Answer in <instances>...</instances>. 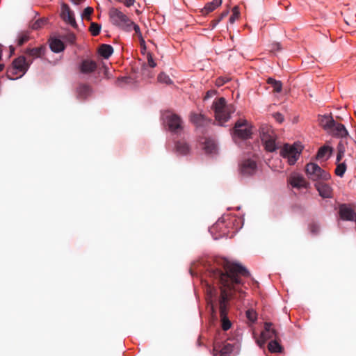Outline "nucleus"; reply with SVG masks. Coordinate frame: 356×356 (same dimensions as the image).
<instances>
[{
    "label": "nucleus",
    "instance_id": "obj_1",
    "mask_svg": "<svg viewBox=\"0 0 356 356\" xmlns=\"http://www.w3.org/2000/svg\"><path fill=\"white\" fill-rule=\"evenodd\" d=\"M220 265L224 271L219 268H211L209 275L216 280L220 286V296L218 299L220 316L222 328L227 331L232 325L227 317L229 301L232 298L243 297L244 292L239 289V286L242 284L240 277H248L250 273L245 267L226 259L222 260Z\"/></svg>",
    "mask_w": 356,
    "mask_h": 356
},
{
    "label": "nucleus",
    "instance_id": "obj_2",
    "mask_svg": "<svg viewBox=\"0 0 356 356\" xmlns=\"http://www.w3.org/2000/svg\"><path fill=\"white\" fill-rule=\"evenodd\" d=\"M212 108L215 113L216 120L220 124L228 121L231 114L235 111L234 105L227 104L224 97L216 99L213 102Z\"/></svg>",
    "mask_w": 356,
    "mask_h": 356
},
{
    "label": "nucleus",
    "instance_id": "obj_3",
    "mask_svg": "<svg viewBox=\"0 0 356 356\" xmlns=\"http://www.w3.org/2000/svg\"><path fill=\"white\" fill-rule=\"evenodd\" d=\"M32 60L27 61L25 56H21L15 58L12 65L7 70L6 75L8 79L15 80L21 78L28 70Z\"/></svg>",
    "mask_w": 356,
    "mask_h": 356
},
{
    "label": "nucleus",
    "instance_id": "obj_4",
    "mask_svg": "<svg viewBox=\"0 0 356 356\" xmlns=\"http://www.w3.org/2000/svg\"><path fill=\"white\" fill-rule=\"evenodd\" d=\"M108 14L110 21L113 25L125 32H130V26L132 25L133 21L128 16L116 8H111Z\"/></svg>",
    "mask_w": 356,
    "mask_h": 356
},
{
    "label": "nucleus",
    "instance_id": "obj_5",
    "mask_svg": "<svg viewBox=\"0 0 356 356\" xmlns=\"http://www.w3.org/2000/svg\"><path fill=\"white\" fill-rule=\"evenodd\" d=\"M305 173L307 177L314 181H326L330 178V175L328 172L314 163H309L306 165Z\"/></svg>",
    "mask_w": 356,
    "mask_h": 356
},
{
    "label": "nucleus",
    "instance_id": "obj_6",
    "mask_svg": "<svg viewBox=\"0 0 356 356\" xmlns=\"http://www.w3.org/2000/svg\"><path fill=\"white\" fill-rule=\"evenodd\" d=\"M302 152L300 145L294 144L293 145L285 144L280 151V155L287 159L290 165H293L297 161Z\"/></svg>",
    "mask_w": 356,
    "mask_h": 356
},
{
    "label": "nucleus",
    "instance_id": "obj_7",
    "mask_svg": "<svg viewBox=\"0 0 356 356\" xmlns=\"http://www.w3.org/2000/svg\"><path fill=\"white\" fill-rule=\"evenodd\" d=\"M252 128L248 122L244 119L238 120L233 129L234 136H237L241 139H247L252 135Z\"/></svg>",
    "mask_w": 356,
    "mask_h": 356
},
{
    "label": "nucleus",
    "instance_id": "obj_8",
    "mask_svg": "<svg viewBox=\"0 0 356 356\" xmlns=\"http://www.w3.org/2000/svg\"><path fill=\"white\" fill-rule=\"evenodd\" d=\"M166 122L169 131L177 135H180L184 131V122L177 114L171 113L166 116Z\"/></svg>",
    "mask_w": 356,
    "mask_h": 356
},
{
    "label": "nucleus",
    "instance_id": "obj_9",
    "mask_svg": "<svg viewBox=\"0 0 356 356\" xmlns=\"http://www.w3.org/2000/svg\"><path fill=\"white\" fill-rule=\"evenodd\" d=\"M273 323L269 322H266L264 323V330L262 331L261 334V340H259L257 341L259 346L260 347H262L263 345L265 343V342L267 340L273 339H277L278 338V333L277 330L272 327Z\"/></svg>",
    "mask_w": 356,
    "mask_h": 356
},
{
    "label": "nucleus",
    "instance_id": "obj_10",
    "mask_svg": "<svg viewBox=\"0 0 356 356\" xmlns=\"http://www.w3.org/2000/svg\"><path fill=\"white\" fill-rule=\"evenodd\" d=\"M288 183L293 187L298 189L308 188L309 183L306 181L304 177L298 173L293 172L288 178Z\"/></svg>",
    "mask_w": 356,
    "mask_h": 356
},
{
    "label": "nucleus",
    "instance_id": "obj_11",
    "mask_svg": "<svg viewBox=\"0 0 356 356\" xmlns=\"http://www.w3.org/2000/svg\"><path fill=\"white\" fill-rule=\"evenodd\" d=\"M234 346L225 343L221 344L219 341H215L213 343V356H229L233 351Z\"/></svg>",
    "mask_w": 356,
    "mask_h": 356
},
{
    "label": "nucleus",
    "instance_id": "obj_12",
    "mask_svg": "<svg viewBox=\"0 0 356 356\" xmlns=\"http://www.w3.org/2000/svg\"><path fill=\"white\" fill-rule=\"evenodd\" d=\"M257 170V165L255 161L247 159L243 160L240 164V172L245 176L254 175Z\"/></svg>",
    "mask_w": 356,
    "mask_h": 356
},
{
    "label": "nucleus",
    "instance_id": "obj_13",
    "mask_svg": "<svg viewBox=\"0 0 356 356\" xmlns=\"http://www.w3.org/2000/svg\"><path fill=\"white\" fill-rule=\"evenodd\" d=\"M61 17L66 23L71 25L73 28L76 29L78 27L74 18V14L67 4L62 5Z\"/></svg>",
    "mask_w": 356,
    "mask_h": 356
},
{
    "label": "nucleus",
    "instance_id": "obj_14",
    "mask_svg": "<svg viewBox=\"0 0 356 356\" xmlns=\"http://www.w3.org/2000/svg\"><path fill=\"white\" fill-rule=\"evenodd\" d=\"M97 67L95 60L89 58L83 59L79 65V72L84 74H88L94 72Z\"/></svg>",
    "mask_w": 356,
    "mask_h": 356
},
{
    "label": "nucleus",
    "instance_id": "obj_15",
    "mask_svg": "<svg viewBox=\"0 0 356 356\" xmlns=\"http://www.w3.org/2000/svg\"><path fill=\"white\" fill-rule=\"evenodd\" d=\"M339 215L343 220L350 221L356 220V213L350 207L346 204L340 205Z\"/></svg>",
    "mask_w": 356,
    "mask_h": 356
},
{
    "label": "nucleus",
    "instance_id": "obj_16",
    "mask_svg": "<svg viewBox=\"0 0 356 356\" xmlns=\"http://www.w3.org/2000/svg\"><path fill=\"white\" fill-rule=\"evenodd\" d=\"M315 187L322 197L330 198L332 197V190L328 184L323 182H318L315 184Z\"/></svg>",
    "mask_w": 356,
    "mask_h": 356
},
{
    "label": "nucleus",
    "instance_id": "obj_17",
    "mask_svg": "<svg viewBox=\"0 0 356 356\" xmlns=\"http://www.w3.org/2000/svg\"><path fill=\"white\" fill-rule=\"evenodd\" d=\"M332 135L337 137L346 138L348 135V131L345 126L341 123H337L334 121V125L330 129Z\"/></svg>",
    "mask_w": 356,
    "mask_h": 356
},
{
    "label": "nucleus",
    "instance_id": "obj_18",
    "mask_svg": "<svg viewBox=\"0 0 356 356\" xmlns=\"http://www.w3.org/2000/svg\"><path fill=\"white\" fill-rule=\"evenodd\" d=\"M318 121L320 126L327 131L334 125V120L331 115H318Z\"/></svg>",
    "mask_w": 356,
    "mask_h": 356
},
{
    "label": "nucleus",
    "instance_id": "obj_19",
    "mask_svg": "<svg viewBox=\"0 0 356 356\" xmlns=\"http://www.w3.org/2000/svg\"><path fill=\"white\" fill-rule=\"evenodd\" d=\"M49 47L52 51L59 53L65 49L63 42L58 38H51L49 41Z\"/></svg>",
    "mask_w": 356,
    "mask_h": 356
},
{
    "label": "nucleus",
    "instance_id": "obj_20",
    "mask_svg": "<svg viewBox=\"0 0 356 356\" xmlns=\"http://www.w3.org/2000/svg\"><path fill=\"white\" fill-rule=\"evenodd\" d=\"M222 0H213L212 1L207 3L200 12L202 15H208L220 6Z\"/></svg>",
    "mask_w": 356,
    "mask_h": 356
},
{
    "label": "nucleus",
    "instance_id": "obj_21",
    "mask_svg": "<svg viewBox=\"0 0 356 356\" xmlns=\"http://www.w3.org/2000/svg\"><path fill=\"white\" fill-rule=\"evenodd\" d=\"M76 92L78 98L85 99L90 95L92 89L88 85L81 84L77 88Z\"/></svg>",
    "mask_w": 356,
    "mask_h": 356
},
{
    "label": "nucleus",
    "instance_id": "obj_22",
    "mask_svg": "<svg viewBox=\"0 0 356 356\" xmlns=\"http://www.w3.org/2000/svg\"><path fill=\"white\" fill-rule=\"evenodd\" d=\"M261 139L263 143H266L269 140H272L273 139H276V136L274 134L273 131L269 128L265 129H262L261 131Z\"/></svg>",
    "mask_w": 356,
    "mask_h": 356
},
{
    "label": "nucleus",
    "instance_id": "obj_23",
    "mask_svg": "<svg viewBox=\"0 0 356 356\" xmlns=\"http://www.w3.org/2000/svg\"><path fill=\"white\" fill-rule=\"evenodd\" d=\"M261 139L263 143H266L269 140H272L273 139H276V136L274 134L273 131L269 128L265 129H262L261 131Z\"/></svg>",
    "mask_w": 356,
    "mask_h": 356
},
{
    "label": "nucleus",
    "instance_id": "obj_24",
    "mask_svg": "<svg viewBox=\"0 0 356 356\" xmlns=\"http://www.w3.org/2000/svg\"><path fill=\"white\" fill-rule=\"evenodd\" d=\"M190 120L192 123L195 124L196 126H204L207 123V118L204 115L197 114V113H192L191 115Z\"/></svg>",
    "mask_w": 356,
    "mask_h": 356
},
{
    "label": "nucleus",
    "instance_id": "obj_25",
    "mask_svg": "<svg viewBox=\"0 0 356 356\" xmlns=\"http://www.w3.org/2000/svg\"><path fill=\"white\" fill-rule=\"evenodd\" d=\"M113 52V48L110 44H102L99 47V53L104 58H108Z\"/></svg>",
    "mask_w": 356,
    "mask_h": 356
},
{
    "label": "nucleus",
    "instance_id": "obj_26",
    "mask_svg": "<svg viewBox=\"0 0 356 356\" xmlns=\"http://www.w3.org/2000/svg\"><path fill=\"white\" fill-rule=\"evenodd\" d=\"M176 152L180 154L186 155L190 151V147L188 143L184 141H177L175 143Z\"/></svg>",
    "mask_w": 356,
    "mask_h": 356
},
{
    "label": "nucleus",
    "instance_id": "obj_27",
    "mask_svg": "<svg viewBox=\"0 0 356 356\" xmlns=\"http://www.w3.org/2000/svg\"><path fill=\"white\" fill-rule=\"evenodd\" d=\"M332 152V149L331 147L327 146H323L321 147L316 154V159H323L325 158V160H327L331 155Z\"/></svg>",
    "mask_w": 356,
    "mask_h": 356
},
{
    "label": "nucleus",
    "instance_id": "obj_28",
    "mask_svg": "<svg viewBox=\"0 0 356 356\" xmlns=\"http://www.w3.org/2000/svg\"><path fill=\"white\" fill-rule=\"evenodd\" d=\"M203 149L205 152L207 154H213L216 151V145L214 140L209 138H206L204 142L203 143Z\"/></svg>",
    "mask_w": 356,
    "mask_h": 356
},
{
    "label": "nucleus",
    "instance_id": "obj_29",
    "mask_svg": "<svg viewBox=\"0 0 356 356\" xmlns=\"http://www.w3.org/2000/svg\"><path fill=\"white\" fill-rule=\"evenodd\" d=\"M268 349L272 353H279L282 352L283 348L278 342L277 339H273L268 343Z\"/></svg>",
    "mask_w": 356,
    "mask_h": 356
},
{
    "label": "nucleus",
    "instance_id": "obj_30",
    "mask_svg": "<svg viewBox=\"0 0 356 356\" xmlns=\"http://www.w3.org/2000/svg\"><path fill=\"white\" fill-rule=\"evenodd\" d=\"M45 48L42 46L32 49H27L26 54L33 58H38L44 54Z\"/></svg>",
    "mask_w": 356,
    "mask_h": 356
},
{
    "label": "nucleus",
    "instance_id": "obj_31",
    "mask_svg": "<svg viewBox=\"0 0 356 356\" xmlns=\"http://www.w3.org/2000/svg\"><path fill=\"white\" fill-rule=\"evenodd\" d=\"M130 32L131 31H134L135 33H134V36H137L138 38L139 39V41H140V44L141 46H144L145 47V40L142 35V33L140 31V29L139 27V26L136 24H135L134 22H132V25L130 26Z\"/></svg>",
    "mask_w": 356,
    "mask_h": 356
},
{
    "label": "nucleus",
    "instance_id": "obj_32",
    "mask_svg": "<svg viewBox=\"0 0 356 356\" xmlns=\"http://www.w3.org/2000/svg\"><path fill=\"white\" fill-rule=\"evenodd\" d=\"M267 83L273 88V91L275 92H280L282 88V84L281 81H277L273 78H268Z\"/></svg>",
    "mask_w": 356,
    "mask_h": 356
},
{
    "label": "nucleus",
    "instance_id": "obj_33",
    "mask_svg": "<svg viewBox=\"0 0 356 356\" xmlns=\"http://www.w3.org/2000/svg\"><path fill=\"white\" fill-rule=\"evenodd\" d=\"M60 38L70 44H74V42L76 41V38L75 34L72 32H67V33L61 34V35H60Z\"/></svg>",
    "mask_w": 356,
    "mask_h": 356
},
{
    "label": "nucleus",
    "instance_id": "obj_34",
    "mask_svg": "<svg viewBox=\"0 0 356 356\" xmlns=\"http://www.w3.org/2000/svg\"><path fill=\"white\" fill-rule=\"evenodd\" d=\"M134 79L131 76H122L121 78H118L116 80V85L120 87H122L127 84H132L134 83Z\"/></svg>",
    "mask_w": 356,
    "mask_h": 356
},
{
    "label": "nucleus",
    "instance_id": "obj_35",
    "mask_svg": "<svg viewBox=\"0 0 356 356\" xmlns=\"http://www.w3.org/2000/svg\"><path fill=\"white\" fill-rule=\"evenodd\" d=\"M337 163V168L335 169V174L342 177L346 170L347 166L345 162L343 163Z\"/></svg>",
    "mask_w": 356,
    "mask_h": 356
},
{
    "label": "nucleus",
    "instance_id": "obj_36",
    "mask_svg": "<svg viewBox=\"0 0 356 356\" xmlns=\"http://www.w3.org/2000/svg\"><path fill=\"white\" fill-rule=\"evenodd\" d=\"M101 25L96 23V22H92L90 24L89 31L91 33L92 35L97 36L99 34L101 31Z\"/></svg>",
    "mask_w": 356,
    "mask_h": 356
},
{
    "label": "nucleus",
    "instance_id": "obj_37",
    "mask_svg": "<svg viewBox=\"0 0 356 356\" xmlns=\"http://www.w3.org/2000/svg\"><path fill=\"white\" fill-rule=\"evenodd\" d=\"M157 79H158V81L161 83H165L167 85H170V84L172 83V81L169 77V76L163 72H161L158 75Z\"/></svg>",
    "mask_w": 356,
    "mask_h": 356
},
{
    "label": "nucleus",
    "instance_id": "obj_38",
    "mask_svg": "<svg viewBox=\"0 0 356 356\" xmlns=\"http://www.w3.org/2000/svg\"><path fill=\"white\" fill-rule=\"evenodd\" d=\"M275 140L273 139L272 140H269L266 143H264V145L265 146V149L266 151L273 152H275L277 149V145L275 143Z\"/></svg>",
    "mask_w": 356,
    "mask_h": 356
},
{
    "label": "nucleus",
    "instance_id": "obj_39",
    "mask_svg": "<svg viewBox=\"0 0 356 356\" xmlns=\"http://www.w3.org/2000/svg\"><path fill=\"white\" fill-rule=\"evenodd\" d=\"M228 14V11L226 10V11H224L222 12L220 16L217 18V19H215L213 20H212L211 22H210V26L212 29H213L216 26L217 24L225 17Z\"/></svg>",
    "mask_w": 356,
    "mask_h": 356
},
{
    "label": "nucleus",
    "instance_id": "obj_40",
    "mask_svg": "<svg viewBox=\"0 0 356 356\" xmlns=\"http://www.w3.org/2000/svg\"><path fill=\"white\" fill-rule=\"evenodd\" d=\"M246 317L250 321L254 323L257 319V314L254 309H250L246 311Z\"/></svg>",
    "mask_w": 356,
    "mask_h": 356
},
{
    "label": "nucleus",
    "instance_id": "obj_41",
    "mask_svg": "<svg viewBox=\"0 0 356 356\" xmlns=\"http://www.w3.org/2000/svg\"><path fill=\"white\" fill-rule=\"evenodd\" d=\"M29 40V36L26 33H22L19 35L17 38V44L19 46L23 45Z\"/></svg>",
    "mask_w": 356,
    "mask_h": 356
},
{
    "label": "nucleus",
    "instance_id": "obj_42",
    "mask_svg": "<svg viewBox=\"0 0 356 356\" xmlns=\"http://www.w3.org/2000/svg\"><path fill=\"white\" fill-rule=\"evenodd\" d=\"M345 153V149L344 147L341 145V143L339 144L337 147V162L336 163H340L341 160L344 156Z\"/></svg>",
    "mask_w": 356,
    "mask_h": 356
},
{
    "label": "nucleus",
    "instance_id": "obj_43",
    "mask_svg": "<svg viewBox=\"0 0 356 356\" xmlns=\"http://www.w3.org/2000/svg\"><path fill=\"white\" fill-rule=\"evenodd\" d=\"M92 13L93 8L92 7L88 6L83 10L81 17L87 20H90V16L92 14Z\"/></svg>",
    "mask_w": 356,
    "mask_h": 356
},
{
    "label": "nucleus",
    "instance_id": "obj_44",
    "mask_svg": "<svg viewBox=\"0 0 356 356\" xmlns=\"http://www.w3.org/2000/svg\"><path fill=\"white\" fill-rule=\"evenodd\" d=\"M45 22H46V20L44 19H39L36 20L32 24V29H40V27H42L44 24Z\"/></svg>",
    "mask_w": 356,
    "mask_h": 356
},
{
    "label": "nucleus",
    "instance_id": "obj_45",
    "mask_svg": "<svg viewBox=\"0 0 356 356\" xmlns=\"http://www.w3.org/2000/svg\"><path fill=\"white\" fill-rule=\"evenodd\" d=\"M229 79L227 77L220 76L216 79V86L218 87H220L223 86L225 83L229 81Z\"/></svg>",
    "mask_w": 356,
    "mask_h": 356
},
{
    "label": "nucleus",
    "instance_id": "obj_46",
    "mask_svg": "<svg viewBox=\"0 0 356 356\" xmlns=\"http://www.w3.org/2000/svg\"><path fill=\"white\" fill-rule=\"evenodd\" d=\"M238 16H239V13L238 11V8L237 7H234V9H233V14H232V15L229 18V22L231 23H234V21H235V19L238 18Z\"/></svg>",
    "mask_w": 356,
    "mask_h": 356
},
{
    "label": "nucleus",
    "instance_id": "obj_47",
    "mask_svg": "<svg viewBox=\"0 0 356 356\" xmlns=\"http://www.w3.org/2000/svg\"><path fill=\"white\" fill-rule=\"evenodd\" d=\"M147 63H148V65L151 67H154L156 64L155 63V61L153 59V57H152V55L151 53H148L147 55Z\"/></svg>",
    "mask_w": 356,
    "mask_h": 356
},
{
    "label": "nucleus",
    "instance_id": "obj_48",
    "mask_svg": "<svg viewBox=\"0 0 356 356\" xmlns=\"http://www.w3.org/2000/svg\"><path fill=\"white\" fill-rule=\"evenodd\" d=\"M309 230L313 234H317L319 232V226L316 224H311L309 225Z\"/></svg>",
    "mask_w": 356,
    "mask_h": 356
},
{
    "label": "nucleus",
    "instance_id": "obj_49",
    "mask_svg": "<svg viewBox=\"0 0 356 356\" xmlns=\"http://www.w3.org/2000/svg\"><path fill=\"white\" fill-rule=\"evenodd\" d=\"M275 119L280 123H282L284 121L283 115L280 113H276L274 114Z\"/></svg>",
    "mask_w": 356,
    "mask_h": 356
},
{
    "label": "nucleus",
    "instance_id": "obj_50",
    "mask_svg": "<svg viewBox=\"0 0 356 356\" xmlns=\"http://www.w3.org/2000/svg\"><path fill=\"white\" fill-rule=\"evenodd\" d=\"M119 1L124 3L126 6L130 7L134 4L135 0H119Z\"/></svg>",
    "mask_w": 356,
    "mask_h": 356
},
{
    "label": "nucleus",
    "instance_id": "obj_51",
    "mask_svg": "<svg viewBox=\"0 0 356 356\" xmlns=\"http://www.w3.org/2000/svg\"><path fill=\"white\" fill-rule=\"evenodd\" d=\"M215 94H216V91L215 90H209V91H207L204 99L210 98L213 95H214Z\"/></svg>",
    "mask_w": 356,
    "mask_h": 356
},
{
    "label": "nucleus",
    "instance_id": "obj_52",
    "mask_svg": "<svg viewBox=\"0 0 356 356\" xmlns=\"http://www.w3.org/2000/svg\"><path fill=\"white\" fill-rule=\"evenodd\" d=\"M74 3L78 5L82 2L83 0H71Z\"/></svg>",
    "mask_w": 356,
    "mask_h": 356
},
{
    "label": "nucleus",
    "instance_id": "obj_53",
    "mask_svg": "<svg viewBox=\"0 0 356 356\" xmlns=\"http://www.w3.org/2000/svg\"><path fill=\"white\" fill-rule=\"evenodd\" d=\"M1 56H2V49H1V45L0 44V60L1 59Z\"/></svg>",
    "mask_w": 356,
    "mask_h": 356
},
{
    "label": "nucleus",
    "instance_id": "obj_54",
    "mask_svg": "<svg viewBox=\"0 0 356 356\" xmlns=\"http://www.w3.org/2000/svg\"><path fill=\"white\" fill-rule=\"evenodd\" d=\"M3 67H4V65L0 64V72H1L3 70Z\"/></svg>",
    "mask_w": 356,
    "mask_h": 356
},
{
    "label": "nucleus",
    "instance_id": "obj_55",
    "mask_svg": "<svg viewBox=\"0 0 356 356\" xmlns=\"http://www.w3.org/2000/svg\"><path fill=\"white\" fill-rule=\"evenodd\" d=\"M211 307L212 312L214 313L215 312L214 306L211 302Z\"/></svg>",
    "mask_w": 356,
    "mask_h": 356
},
{
    "label": "nucleus",
    "instance_id": "obj_56",
    "mask_svg": "<svg viewBox=\"0 0 356 356\" xmlns=\"http://www.w3.org/2000/svg\"><path fill=\"white\" fill-rule=\"evenodd\" d=\"M10 51H11V52H13L14 51V48L10 47Z\"/></svg>",
    "mask_w": 356,
    "mask_h": 356
},
{
    "label": "nucleus",
    "instance_id": "obj_57",
    "mask_svg": "<svg viewBox=\"0 0 356 356\" xmlns=\"http://www.w3.org/2000/svg\"><path fill=\"white\" fill-rule=\"evenodd\" d=\"M277 49H280L279 44H277Z\"/></svg>",
    "mask_w": 356,
    "mask_h": 356
}]
</instances>
